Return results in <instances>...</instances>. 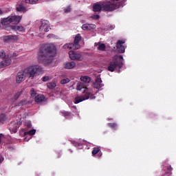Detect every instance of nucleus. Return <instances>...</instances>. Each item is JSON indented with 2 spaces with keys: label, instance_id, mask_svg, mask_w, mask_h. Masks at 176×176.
<instances>
[{
  "label": "nucleus",
  "instance_id": "1",
  "mask_svg": "<svg viewBox=\"0 0 176 176\" xmlns=\"http://www.w3.org/2000/svg\"><path fill=\"white\" fill-rule=\"evenodd\" d=\"M113 1L111 2L109 1H100L97 2L93 5V10L95 12H98L102 11H113L118 8L121 7H124L125 6L126 0H123L122 2H117L119 0H111Z\"/></svg>",
  "mask_w": 176,
  "mask_h": 176
},
{
  "label": "nucleus",
  "instance_id": "2",
  "mask_svg": "<svg viewBox=\"0 0 176 176\" xmlns=\"http://www.w3.org/2000/svg\"><path fill=\"white\" fill-rule=\"evenodd\" d=\"M38 61L48 65L53 60V56L56 54V48L53 44H45L39 49Z\"/></svg>",
  "mask_w": 176,
  "mask_h": 176
},
{
  "label": "nucleus",
  "instance_id": "3",
  "mask_svg": "<svg viewBox=\"0 0 176 176\" xmlns=\"http://www.w3.org/2000/svg\"><path fill=\"white\" fill-rule=\"evenodd\" d=\"M76 90L78 91H82L83 94L82 96H76L74 98V104H78L85 100H87L89 99L94 100L96 98L94 94H93V89H90V87H83V83L81 82H78L76 84Z\"/></svg>",
  "mask_w": 176,
  "mask_h": 176
},
{
  "label": "nucleus",
  "instance_id": "4",
  "mask_svg": "<svg viewBox=\"0 0 176 176\" xmlns=\"http://www.w3.org/2000/svg\"><path fill=\"white\" fill-rule=\"evenodd\" d=\"M123 61L124 58L122 56H115L109 63L108 70L112 72L115 70H118V72H120V69L122 68L124 65Z\"/></svg>",
  "mask_w": 176,
  "mask_h": 176
},
{
  "label": "nucleus",
  "instance_id": "5",
  "mask_svg": "<svg viewBox=\"0 0 176 176\" xmlns=\"http://www.w3.org/2000/svg\"><path fill=\"white\" fill-rule=\"evenodd\" d=\"M43 71V68L38 65H32L23 69L25 76L29 78V79H34L35 76H36L38 72H41Z\"/></svg>",
  "mask_w": 176,
  "mask_h": 176
},
{
  "label": "nucleus",
  "instance_id": "6",
  "mask_svg": "<svg viewBox=\"0 0 176 176\" xmlns=\"http://www.w3.org/2000/svg\"><path fill=\"white\" fill-rule=\"evenodd\" d=\"M82 39V36L80 34H77L74 38V43L65 44L63 45L64 49H73V50H78L80 48V45H79V43Z\"/></svg>",
  "mask_w": 176,
  "mask_h": 176
},
{
  "label": "nucleus",
  "instance_id": "7",
  "mask_svg": "<svg viewBox=\"0 0 176 176\" xmlns=\"http://www.w3.org/2000/svg\"><path fill=\"white\" fill-rule=\"evenodd\" d=\"M50 30V23L47 20H41L39 26V31L42 33L48 32Z\"/></svg>",
  "mask_w": 176,
  "mask_h": 176
},
{
  "label": "nucleus",
  "instance_id": "8",
  "mask_svg": "<svg viewBox=\"0 0 176 176\" xmlns=\"http://www.w3.org/2000/svg\"><path fill=\"white\" fill-rule=\"evenodd\" d=\"M102 80L100 78V76H98L96 79V82L94 85V87L90 88V89H93V95L94 93L95 89H100V88L104 87V85L102 83Z\"/></svg>",
  "mask_w": 176,
  "mask_h": 176
},
{
  "label": "nucleus",
  "instance_id": "9",
  "mask_svg": "<svg viewBox=\"0 0 176 176\" xmlns=\"http://www.w3.org/2000/svg\"><path fill=\"white\" fill-rule=\"evenodd\" d=\"M69 56L72 60H82L83 59L82 54L76 53L74 51H69Z\"/></svg>",
  "mask_w": 176,
  "mask_h": 176
},
{
  "label": "nucleus",
  "instance_id": "10",
  "mask_svg": "<svg viewBox=\"0 0 176 176\" xmlns=\"http://www.w3.org/2000/svg\"><path fill=\"white\" fill-rule=\"evenodd\" d=\"M9 16L11 24L14 25H18L22 19V16L21 15H10Z\"/></svg>",
  "mask_w": 176,
  "mask_h": 176
},
{
  "label": "nucleus",
  "instance_id": "11",
  "mask_svg": "<svg viewBox=\"0 0 176 176\" xmlns=\"http://www.w3.org/2000/svg\"><path fill=\"white\" fill-rule=\"evenodd\" d=\"M16 56V55H15V56L10 55L8 56H6L3 59V61H1V62H3V67L10 65L12 63V59L11 58H15Z\"/></svg>",
  "mask_w": 176,
  "mask_h": 176
},
{
  "label": "nucleus",
  "instance_id": "12",
  "mask_svg": "<svg viewBox=\"0 0 176 176\" xmlns=\"http://www.w3.org/2000/svg\"><path fill=\"white\" fill-rule=\"evenodd\" d=\"M163 169L164 170V175L163 176H170L172 174L173 168L171 166L165 164Z\"/></svg>",
  "mask_w": 176,
  "mask_h": 176
},
{
  "label": "nucleus",
  "instance_id": "13",
  "mask_svg": "<svg viewBox=\"0 0 176 176\" xmlns=\"http://www.w3.org/2000/svg\"><path fill=\"white\" fill-rule=\"evenodd\" d=\"M96 25H94L93 23H85L82 26V29L84 31H90L96 29Z\"/></svg>",
  "mask_w": 176,
  "mask_h": 176
},
{
  "label": "nucleus",
  "instance_id": "14",
  "mask_svg": "<svg viewBox=\"0 0 176 176\" xmlns=\"http://www.w3.org/2000/svg\"><path fill=\"white\" fill-rule=\"evenodd\" d=\"M26 78L27 76L25 75L24 71L19 72L16 76L17 83H21V82H23Z\"/></svg>",
  "mask_w": 176,
  "mask_h": 176
},
{
  "label": "nucleus",
  "instance_id": "15",
  "mask_svg": "<svg viewBox=\"0 0 176 176\" xmlns=\"http://www.w3.org/2000/svg\"><path fill=\"white\" fill-rule=\"evenodd\" d=\"M125 43V41H119L117 43V50L120 53H124L125 51V47L123 45Z\"/></svg>",
  "mask_w": 176,
  "mask_h": 176
},
{
  "label": "nucleus",
  "instance_id": "16",
  "mask_svg": "<svg viewBox=\"0 0 176 176\" xmlns=\"http://www.w3.org/2000/svg\"><path fill=\"white\" fill-rule=\"evenodd\" d=\"M76 66V63L74 62V61L67 62V63H65L63 64V67H64L66 69H74Z\"/></svg>",
  "mask_w": 176,
  "mask_h": 176
},
{
  "label": "nucleus",
  "instance_id": "17",
  "mask_svg": "<svg viewBox=\"0 0 176 176\" xmlns=\"http://www.w3.org/2000/svg\"><path fill=\"white\" fill-rule=\"evenodd\" d=\"M1 23L2 25L6 26V25H9L11 24V21L10 16L8 17L2 18L1 20Z\"/></svg>",
  "mask_w": 176,
  "mask_h": 176
},
{
  "label": "nucleus",
  "instance_id": "18",
  "mask_svg": "<svg viewBox=\"0 0 176 176\" xmlns=\"http://www.w3.org/2000/svg\"><path fill=\"white\" fill-rule=\"evenodd\" d=\"M17 129L18 124L16 123H10L9 129L12 133H16L17 132Z\"/></svg>",
  "mask_w": 176,
  "mask_h": 176
},
{
  "label": "nucleus",
  "instance_id": "19",
  "mask_svg": "<svg viewBox=\"0 0 176 176\" xmlns=\"http://www.w3.org/2000/svg\"><path fill=\"white\" fill-rule=\"evenodd\" d=\"M93 156L96 155L98 157H100L102 155V153L100 151V149L98 147L94 148V150L92 151Z\"/></svg>",
  "mask_w": 176,
  "mask_h": 176
},
{
  "label": "nucleus",
  "instance_id": "20",
  "mask_svg": "<svg viewBox=\"0 0 176 176\" xmlns=\"http://www.w3.org/2000/svg\"><path fill=\"white\" fill-rule=\"evenodd\" d=\"M18 40V37L16 35H9L4 38V41H16Z\"/></svg>",
  "mask_w": 176,
  "mask_h": 176
},
{
  "label": "nucleus",
  "instance_id": "21",
  "mask_svg": "<svg viewBox=\"0 0 176 176\" xmlns=\"http://www.w3.org/2000/svg\"><path fill=\"white\" fill-rule=\"evenodd\" d=\"M80 80L81 82H83V83H85V85H87V83H89L91 80V78L88 76H82L80 78Z\"/></svg>",
  "mask_w": 176,
  "mask_h": 176
},
{
  "label": "nucleus",
  "instance_id": "22",
  "mask_svg": "<svg viewBox=\"0 0 176 176\" xmlns=\"http://www.w3.org/2000/svg\"><path fill=\"white\" fill-rule=\"evenodd\" d=\"M16 11L22 13H25L27 9L23 6L22 3H19L16 6Z\"/></svg>",
  "mask_w": 176,
  "mask_h": 176
},
{
  "label": "nucleus",
  "instance_id": "23",
  "mask_svg": "<svg viewBox=\"0 0 176 176\" xmlns=\"http://www.w3.org/2000/svg\"><path fill=\"white\" fill-rule=\"evenodd\" d=\"M34 100L37 103H42L45 100V96L43 95H37L35 96Z\"/></svg>",
  "mask_w": 176,
  "mask_h": 176
},
{
  "label": "nucleus",
  "instance_id": "24",
  "mask_svg": "<svg viewBox=\"0 0 176 176\" xmlns=\"http://www.w3.org/2000/svg\"><path fill=\"white\" fill-rule=\"evenodd\" d=\"M61 113L66 119H71L74 117V115L68 111H62Z\"/></svg>",
  "mask_w": 176,
  "mask_h": 176
},
{
  "label": "nucleus",
  "instance_id": "25",
  "mask_svg": "<svg viewBox=\"0 0 176 176\" xmlns=\"http://www.w3.org/2000/svg\"><path fill=\"white\" fill-rule=\"evenodd\" d=\"M97 48L100 51H104L106 49V45L104 43H98L95 44Z\"/></svg>",
  "mask_w": 176,
  "mask_h": 176
},
{
  "label": "nucleus",
  "instance_id": "26",
  "mask_svg": "<svg viewBox=\"0 0 176 176\" xmlns=\"http://www.w3.org/2000/svg\"><path fill=\"white\" fill-rule=\"evenodd\" d=\"M12 29L15 31H19L21 32H25V29H24L23 26H12Z\"/></svg>",
  "mask_w": 176,
  "mask_h": 176
},
{
  "label": "nucleus",
  "instance_id": "27",
  "mask_svg": "<svg viewBox=\"0 0 176 176\" xmlns=\"http://www.w3.org/2000/svg\"><path fill=\"white\" fill-rule=\"evenodd\" d=\"M47 86L48 89H53L55 87H56V83L55 82H51L47 83Z\"/></svg>",
  "mask_w": 176,
  "mask_h": 176
},
{
  "label": "nucleus",
  "instance_id": "28",
  "mask_svg": "<svg viewBox=\"0 0 176 176\" xmlns=\"http://www.w3.org/2000/svg\"><path fill=\"white\" fill-rule=\"evenodd\" d=\"M36 134V129H31L30 131H28V132H25L23 135L25 136L29 135H34Z\"/></svg>",
  "mask_w": 176,
  "mask_h": 176
},
{
  "label": "nucleus",
  "instance_id": "29",
  "mask_svg": "<svg viewBox=\"0 0 176 176\" xmlns=\"http://www.w3.org/2000/svg\"><path fill=\"white\" fill-rule=\"evenodd\" d=\"M83 142H85L82 141V142H80V143L79 142H74V146H76L78 149H82V148H83V146H82Z\"/></svg>",
  "mask_w": 176,
  "mask_h": 176
},
{
  "label": "nucleus",
  "instance_id": "30",
  "mask_svg": "<svg viewBox=\"0 0 176 176\" xmlns=\"http://www.w3.org/2000/svg\"><path fill=\"white\" fill-rule=\"evenodd\" d=\"M70 81H71L70 78H63L60 80V84L67 85V83H69Z\"/></svg>",
  "mask_w": 176,
  "mask_h": 176
},
{
  "label": "nucleus",
  "instance_id": "31",
  "mask_svg": "<svg viewBox=\"0 0 176 176\" xmlns=\"http://www.w3.org/2000/svg\"><path fill=\"white\" fill-rule=\"evenodd\" d=\"M25 3L30 4H36L38 2V0H23Z\"/></svg>",
  "mask_w": 176,
  "mask_h": 176
},
{
  "label": "nucleus",
  "instance_id": "32",
  "mask_svg": "<svg viewBox=\"0 0 176 176\" xmlns=\"http://www.w3.org/2000/svg\"><path fill=\"white\" fill-rule=\"evenodd\" d=\"M47 38L48 39H58V36H56L55 34H50L47 36Z\"/></svg>",
  "mask_w": 176,
  "mask_h": 176
},
{
  "label": "nucleus",
  "instance_id": "33",
  "mask_svg": "<svg viewBox=\"0 0 176 176\" xmlns=\"http://www.w3.org/2000/svg\"><path fill=\"white\" fill-rule=\"evenodd\" d=\"M6 120V116L4 113L0 115V122H3Z\"/></svg>",
  "mask_w": 176,
  "mask_h": 176
},
{
  "label": "nucleus",
  "instance_id": "34",
  "mask_svg": "<svg viewBox=\"0 0 176 176\" xmlns=\"http://www.w3.org/2000/svg\"><path fill=\"white\" fill-rule=\"evenodd\" d=\"M108 125L109 127L112 128L113 130H116L117 129V124L116 123H108Z\"/></svg>",
  "mask_w": 176,
  "mask_h": 176
},
{
  "label": "nucleus",
  "instance_id": "35",
  "mask_svg": "<svg viewBox=\"0 0 176 176\" xmlns=\"http://www.w3.org/2000/svg\"><path fill=\"white\" fill-rule=\"evenodd\" d=\"M27 104L26 100L21 101V102L18 104L19 107H21V108H23V106Z\"/></svg>",
  "mask_w": 176,
  "mask_h": 176
},
{
  "label": "nucleus",
  "instance_id": "36",
  "mask_svg": "<svg viewBox=\"0 0 176 176\" xmlns=\"http://www.w3.org/2000/svg\"><path fill=\"white\" fill-rule=\"evenodd\" d=\"M25 126H28V128H31L32 127V122L30 120H27L25 122Z\"/></svg>",
  "mask_w": 176,
  "mask_h": 176
},
{
  "label": "nucleus",
  "instance_id": "37",
  "mask_svg": "<svg viewBox=\"0 0 176 176\" xmlns=\"http://www.w3.org/2000/svg\"><path fill=\"white\" fill-rule=\"evenodd\" d=\"M36 95V91L34 90V89L32 88L30 89V96H32V97H34Z\"/></svg>",
  "mask_w": 176,
  "mask_h": 176
},
{
  "label": "nucleus",
  "instance_id": "38",
  "mask_svg": "<svg viewBox=\"0 0 176 176\" xmlns=\"http://www.w3.org/2000/svg\"><path fill=\"white\" fill-rule=\"evenodd\" d=\"M6 57H7V56H6L5 52L4 51L1 52H0V58L3 59Z\"/></svg>",
  "mask_w": 176,
  "mask_h": 176
},
{
  "label": "nucleus",
  "instance_id": "39",
  "mask_svg": "<svg viewBox=\"0 0 176 176\" xmlns=\"http://www.w3.org/2000/svg\"><path fill=\"white\" fill-rule=\"evenodd\" d=\"M71 10H72L71 7L68 6L66 8H65L64 12L65 13H69L71 12Z\"/></svg>",
  "mask_w": 176,
  "mask_h": 176
},
{
  "label": "nucleus",
  "instance_id": "40",
  "mask_svg": "<svg viewBox=\"0 0 176 176\" xmlns=\"http://www.w3.org/2000/svg\"><path fill=\"white\" fill-rule=\"evenodd\" d=\"M99 18H100V16L98 14H95L91 16V19L94 20H98L99 19Z\"/></svg>",
  "mask_w": 176,
  "mask_h": 176
},
{
  "label": "nucleus",
  "instance_id": "41",
  "mask_svg": "<svg viewBox=\"0 0 176 176\" xmlns=\"http://www.w3.org/2000/svg\"><path fill=\"white\" fill-rule=\"evenodd\" d=\"M50 77L49 76H44L42 78L43 82H47V80H50Z\"/></svg>",
  "mask_w": 176,
  "mask_h": 176
},
{
  "label": "nucleus",
  "instance_id": "42",
  "mask_svg": "<svg viewBox=\"0 0 176 176\" xmlns=\"http://www.w3.org/2000/svg\"><path fill=\"white\" fill-rule=\"evenodd\" d=\"M21 92H18L15 96H14V99L17 100L19 99V98L21 96Z\"/></svg>",
  "mask_w": 176,
  "mask_h": 176
},
{
  "label": "nucleus",
  "instance_id": "43",
  "mask_svg": "<svg viewBox=\"0 0 176 176\" xmlns=\"http://www.w3.org/2000/svg\"><path fill=\"white\" fill-rule=\"evenodd\" d=\"M115 28V25H110V26H109V30H113Z\"/></svg>",
  "mask_w": 176,
  "mask_h": 176
},
{
  "label": "nucleus",
  "instance_id": "44",
  "mask_svg": "<svg viewBox=\"0 0 176 176\" xmlns=\"http://www.w3.org/2000/svg\"><path fill=\"white\" fill-rule=\"evenodd\" d=\"M3 67H4V66H3V62L1 61V62H0V69H1V68H3Z\"/></svg>",
  "mask_w": 176,
  "mask_h": 176
},
{
  "label": "nucleus",
  "instance_id": "45",
  "mask_svg": "<svg viewBox=\"0 0 176 176\" xmlns=\"http://www.w3.org/2000/svg\"><path fill=\"white\" fill-rule=\"evenodd\" d=\"M3 161V157L0 155V163Z\"/></svg>",
  "mask_w": 176,
  "mask_h": 176
},
{
  "label": "nucleus",
  "instance_id": "46",
  "mask_svg": "<svg viewBox=\"0 0 176 176\" xmlns=\"http://www.w3.org/2000/svg\"><path fill=\"white\" fill-rule=\"evenodd\" d=\"M3 14V12L0 9V15H2Z\"/></svg>",
  "mask_w": 176,
  "mask_h": 176
},
{
  "label": "nucleus",
  "instance_id": "47",
  "mask_svg": "<svg viewBox=\"0 0 176 176\" xmlns=\"http://www.w3.org/2000/svg\"><path fill=\"white\" fill-rule=\"evenodd\" d=\"M1 137H2V135L0 134V144H1Z\"/></svg>",
  "mask_w": 176,
  "mask_h": 176
},
{
  "label": "nucleus",
  "instance_id": "48",
  "mask_svg": "<svg viewBox=\"0 0 176 176\" xmlns=\"http://www.w3.org/2000/svg\"><path fill=\"white\" fill-rule=\"evenodd\" d=\"M72 108H74V109H76V106L74 105L72 106Z\"/></svg>",
  "mask_w": 176,
  "mask_h": 176
},
{
  "label": "nucleus",
  "instance_id": "49",
  "mask_svg": "<svg viewBox=\"0 0 176 176\" xmlns=\"http://www.w3.org/2000/svg\"><path fill=\"white\" fill-rule=\"evenodd\" d=\"M101 97L103 98V94H101Z\"/></svg>",
  "mask_w": 176,
  "mask_h": 176
},
{
  "label": "nucleus",
  "instance_id": "50",
  "mask_svg": "<svg viewBox=\"0 0 176 176\" xmlns=\"http://www.w3.org/2000/svg\"><path fill=\"white\" fill-rule=\"evenodd\" d=\"M69 151H70V152H72V150H69Z\"/></svg>",
  "mask_w": 176,
  "mask_h": 176
},
{
  "label": "nucleus",
  "instance_id": "51",
  "mask_svg": "<svg viewBox=\"0 0 176 176\" xmlns=\"http://www.w3.org/2000/svg\"><path fill=\"white\" fill-rule=\"evenodd\" d=\"M0 28H1V23H0Z\"/></svg>",
  "mask_w": 176,
  "mask_h": 176
}]
</instances>
